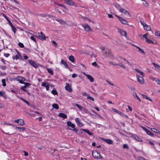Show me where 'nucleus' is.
<instances>
[{
	"instance_id": "obj_1",
	"label": "nucleus",
	"mask_w": 160,
	"mask_h": 160,
	"mask_svg": "<svg viewBox=\"0 0 160 160\" xmlns=\"http://www.w3.org/2000/svg\"><path fill=\"white\" fill-rule=\"evenodd\" d=\"M103 55L106 58L113 57V54L111 52V50L109 49H106L105 52L103 53Z\"/></svg>"
},
{
	"instance_id": "obj_2",
	"label": "nucleus",
	"mask_w": 160,
	"mask_h": 160,
	"mask_svg": "<svg viewBox=\"0 0 160 160\" xmlns=\"http://www.w3.org/2000/svg\"><path fill=\"white\" fill-rule=\"evenodd\" d=\"M92 154L93 157L96 159H102L103 158L101 156L100 153L98 152L97 151H94L92 152Z\"/></svg>"
},
{
	"instance_id": "obj_3",
	"label": "nucleus",
	"mask_w": 160,
	"mask_h": 160,
	"mask_svg": "<svg viewBox=\"0 0 160 160\" xmlns=\"http://www.w3.org/2000/svg\"><path fill=\"white\" fill-rule=\"evenodd\" d=\"M26 113L31 116H36V114H38V116L40 113L37 112H34L33 111H26Z\"/></svg>"
},
{
	"instance_id": "obj_4",
	"label": "nucleus",
	"mask_w": 160,
	"mask_h": 160,
	"mask_svg": "<svg viewBox=\"0 0 160 160\" xmlns=\"http://www.w3.org/2000/svg\"><path fill=\"white\" fill-rule=\"evenodd\" d=\"M115 16L118 18L120 22L123 24H127V21L122 18L119 16L117 15Z\"/></svg>"
},
{
	"instance_id": "obj_5",
	"label": "nucleus",
	"mask_w": 160,
	"mask_h": 160,
	"mask_svg": "<svg viewBox=\"0 0 160 160\" xmlns=\"http://www.w3.org/2000/svg\"><path fill=\"white\" fill-rule=\"evenodd\" d=\"M82 25L86 31L88 32L92 31V29L88 24H82Z\"/></svg>"
},
{
	"instance_id": "obj_6",
	"label": "nucleus",
	"mask_w": 160,
	"mask_h": 160,
	"mask_svg": "<svg viewBox=\"0 0 160 160\" xmlns=\"http://www.w3.org/2000/svg\"><path fill=\"white\" fill-rule=\"evenodd\" d=\"M118 9L120 12L124 13L125 15H128L129 14L127 10L120 6H119L118 7Z\"/></svg>"
},
{
	"instance_id": "obj_7",
	"label": "nucleus",
	"mask_w": 160,
	"mask_h": 160,
	"mask_svg": "<svg viewBox=\"0 0 160 160\" xmlns=\"http://www.w3.org/2000/svg\"><path fill=\"white\" fill-rule=\"evenodd\" d=\"M117 29L121 35L125 37L127 36V34L126 31L118 28H117Z\"/></svg>"
},
{
	"instance_id": "obj_8",
	"label": "nucleus",
	"mask_w": 160,
	"mask_h": 160,
	"mask_svg": "<svg viewBox=\"0 0 160 160\" xmlns=\"http://www.w3.org/2000/svg\"><path fill=\"white\" fill-rule=\"evenodd\" d=\"M65 88V90L68 91V92H71L72 91V89L71 87V86L69 85V83H66V85Z\"/></svg>"
},
{
	"instance_id": "obj_9",
	"label": "nucleus",
	"mask_w": 160,
	"mask_h": 160,
	"mask_svg": "<svg viewBox=\"0 0 160 160\" xmlns=\"http://www.w3.org/2000/svg\"><path fill=\"white\" fill-rule=\"evenodd\" d=\"M28 62L34 68H36L38 67V64L33 61L29 60L28 61Z\"/></svg>"
},
{
	"instance_id": "obj_10",
	"label": "nucleus",
	"mask_w": 160,
	"mask_h": 160,
	"mask_svg": "<svg viewBox=\"0 0 160 160\" xmlns=\"http://www.w3.org/2000/svg\"><path fill=\"white\" fill-rule=\"evenodd\" d=\"M136 78L138 81L141 84L144 83L143 78L141 76H139L138 74L136 75Z\"/></svg>"
},
{
	"instance_id": "obj_11",
	"label": "nucleus",
	"mask_w": 160,
	"mask_h": 160,
	"mask_svg": "<svg viewBox=\"0 0 160 160\" xmlns=\"http://www.w3.org/2000/svg\"><path fill=\"white\" fill-rule=\"evenodd\" d=\"M38 34L41 40H45L46 39L45 36L42 32H41L40 33L38 32Z\"/></svg>"
},
{
	"instance_id": "obj_12",
	"label": "nucleus",
	"mask_w": 160,
	"mask_h": 160,
	"mask_svg": "<svg viewBox=\"0 0 160 160\" xmlns=\"http://www.w3.org/2000/svg\"><path fill=\"white\" fill-rule=\"evenodd\" d=\"M66 2L69 6H75L76 5V3L72 0H67Z\"/></svg>"
},
{
	"instance_id": "obj_13",
	"label": "nucleus",
	"mask_w": 160,
	"mask_h": 160,
	"mask_svg": "<svg viewBox=\"0 0 160 160\" xmlns=\"http://www.w3.org/2000/svg\"><path fill=\"white\" fill-rule=\"evenodd\" d=\"M100 139L109 144H112L113 143L112 141L110 139H104L102 138H100Z\"/></svg>"
},
{
	"instance_id": "obj_14",
	"label": "nucleus",
	"mask_w": 160,
	"mask_h": 160,
	"mask_svg": "<svg viewBox=\"0 0 160 160\" xmlns=\"http://www.w3.org/2000/svg\"><path fill=\"white\" fill-rule=\"evenodd\" d=\"M75 121L76 122L78 125L80 127H81L83 126V124L81 122L79 118H76L75 119Z\"/></svg>"
},
{
	"instance_id": "obj_15",
	"label": "nucleus",
	"mask_w": 160,
	"mask_h": 160,
	"mask_svg": "<svg viewBox=\"0 0 160 160\" xmlns=\"http://www.w3.org/2000/svg\"><path fill=\"white\" fill-rule=\"evenodd\" d=\"M17 79L19 82L21 84H23L24 81H25V78L21 77H18Z\"/></svg>"
},
{
	"instance_id": "obj_16",
	"label": "nucleus",
	"mask_w": 160,
	"mask_h": 160,
	"mask_svg": "<svg viewBox=\"0 0 160 160\" xmlns=\"http://www.w3.org/2000/svg\"><path fill=\"white\" fill-rule=\"evenodd\" d=\"M41 85L42 87H45L47 90L48 91L49 89V85L48 82H47V83L43 82L42 84Z\"/></svg>"
},
{
	"instance_id": "obj_17",
	"label": "nucleus",
	"mask_w": 160,
	"mask_h": 160,
	"mask_svg": "<svg viewBox=\"0 0 160 160\" xmlns=\"http://www.w3.org/2000/svg\"><path fill=\"white\" fill-rule=\"evenodd\" d=\"M143 129L147 132V133L149 135L152 136H154V134L152 133L150 131L147 129L146 128L143 127Z\"/></svg>"
},
{
	"instance_id": "obj_18",
	"label": "nucleus",
	"mask_w": 160,
	"mask_h": 160,
	"mask_svg": "<svg viewBox=\"0 0 160 160\" xmlns=\"http://www.w3.org/2000/svg\"><path fill=\"white\" fill-rule=\"evenodd\" d=\"M39 15L42 17L51 18L53 17L52 15H48L46 13H42L39 14Z\"/></svg>"
},
{
	"instance_id": "obj_19",
	"label": "nucleus",
	"mask_w": 160,
	"mask_h": 160,
	"mask_svg": "<svg viewBox=\"0 0 160 160\" xmlns=\"http://www.w3.org/2000/svg\"><path fill=\"white\" fill-rule=\"evenodd\" d=\"M86 76L91 82H94V79L91 76L88 74H86Z\"/></svg>"
},
{
	"instance_id": "obj_20",
	"label": "nucleus",
	"mask_w": 160,
	"mask_h": 160,
	"mask_svg": "<svg viewBox=\"0 0 160 160\" xmlns=\"http://www.w3.org/2000/svg\"><path fill=\"white\" fill-rule=\"evenodd\" d=\"M145 30L147 31H151V27L150 25L146 24L144 27H143Z\"/></svg>"
},
{
	"instance_id": "obj_21",
	"label": "nucleus",
	"mask_w": 160,
	"mask_h": 160,
	"mask_svg": "<svg viewBox=\"0 0 160 160\" xmlns=\"http://www.w3.org/2000/svg\"><path fill=\"white\" fill-rule=\"evenodd\" d=\"M67 124L68 126L72 128H74L75 127V125L72 123V122L69 121H68L67 122Z\"/></svg>"
},
{
	"instance_id": "obj_22",
	"label": "nucleus",
	"mask_w": 160,
	"mask_h": 160,
	"mask_svg": "<svg viewBox=\"0 0 160 160\" xmlns=\"http://www.w3.org/2000/svg\"><path fill=\"white\" fill-rule=\"evenodd\" d=\"M16 128L18 129L20 132H24L26 131V128L24 127H16Z\"/></svg>"
},
{
	"instance_id": "obj_23",
	"label": "nucleus",
	"mask_w": 160,
	"mask_h": 160,
	"mask_svg": "<svg viewBox=\"0 0 160 160\" xmlns=\"http://www.w3.org/2000/svg\"><path fill=\"white\" fill-rule=\"evenodd\" d=\"M47 70L51 75H52L53 74V71L51 68H47Z\"/></svg>"
},
{
	"instance_id": "obj_24",
	"label": "nucleus",
	"mask_w": 160,
	"mask_h": 160,
	"mask_svg": "<svg viewBox=\"0 0 160 160\" xmlns=\"http://www.w3.org/2000/svg\"><path fill=\"white\" fill-rule=\"evenodd\" d=\"M135 70L138 72L140 73L142 77L144 76V72L142 71H140L138 69H135Z\"/></svg>"
},
{
	"instance_id": "obj_25",
	"label": "nucleus",
	"mask_w": 160,
	"mask_h": 160,
	"mask_svg": "<svg viewBox=\"0 0 160 160\" xmlns=\"http://www.w3.org/2000/svg\"><path fill=\"white\" fill-rule=\"evenodd\" d=\"M59 116L63 118H67V115L66 114L62 113L59 114Z\"/></svg>"
},
{
	"instance_id": "obj_26",
	"label": "nucleus",
	"mask_w": 160,
	"mask_h": 160,
	"mask_svg": "<svg viewBox=\"0 0 160 160\" xmlns=\"http://www.w3.org/2000/svg\"><path fill=\"white\" fill-rule=\"evenodd\" d=\"M133 96L134 98L138 100H139L140 101H141V100L139 97L137 95V94L134 92H133Z\"/></svg>"
},
{
	"instance_id": "obj_27",
	"label": "nucleus",
	"mask_w": 160,
	"mask_h": 160,
	"mask_svg": "<svg viewBox=\"0 0 160 160\" xmlns=\"http://www.w3.org/2000/svg\"><path fill=\"white\" fill-rule=\"evenodd\" d=\"M134 138L136 140H137L138 141L140 142H142V139L141 138H140L139 137H138L137 136H135L134 137Z\"/></svg>"
},
{
	"instance_id": "obj_28",
	"label": "nucleus",
	"mask_w": 160,
	"mask_h": 160,
	"mask_svg": "<svg viewBox=\"0 0 160 160\" xmlns=\"http://www.w3.org/2000/svg\"><path fill=\"white\" fill-rule=\"evenodd\" d=\"M24 124V123L23 120L21 119H19L18 125L20 126H22Z\"/></svg>"
},
{
	"instance_id": "obj_29",
	"label": "nucleus",
	"mask_w": 160,
	"mask_h": 160,
	"mask_svg": "<svg viewBox=\"0 0 160 160\" xmlns=\"http://www.w3.org/2000/svg\"><path fill=\"white\" fill-rule=\"evenodd\" d=\"M56 20L61 24H64L66 23L64 21L61 19H56Z\"/></svg>"
},
{
	"instance_id": "obj_30",
	"label": "nucleus",
	"mask_w": 160,
	"mask_h": 160,
	"mask_svg": "<svg viewBox=\"0 0 160 160\" xmlns=\"http://www.w3.org/2000/svg\"><path fill=\"white\" fill-rule=\"evenodd\" d=\"M155 35L157 37H159L160 38V32L158 30H156L155 32Z\"/></svg>"
},
{
	"instance_id": "obj_31",
	"label": "nucleus",
	"mask_w": 160,
	"mask_h": 160,
	"mask_svg": "<svg viewBox=\"0 0 160 160\" xmlns=\"http://www.w3.org/2000/svg\"><path fill=\"white\" fill-rule=\"evenodd\" d=\"M134 46L137 49H138L139 51L140 52H141L142 53L145 54V52L141 48H139V47H138V46H136L135 45H134Z\"/></svg>"
},
{
	"instance_id": "obj_32",
	"label": "nucleus",
	"mask_w": 160,
	"mask_h": 160,
	"mask_svg": "<svg viewBox=\"0 0 160 160\" xmlns=\"http://www.w3.org/2000/svg\"><path fill=\"white\" fill-rule=\"evenodd\" d=\"M69 59L70 61L72 62H73L75 61L74 58V57L72 55L70 56L69 57Z\"/></svg>"
},
{
	"instance_id": "obj_33",
	"label": "nucleus",
	"mask_w": 160,
	"mask_h": 160,
	"mask_svg": "<svg viewBox=\"0 0 160 160\" xmlns=\"http://www.w3.org/2000/svg\"><path fill=\"white\" fill-rule=\"evenodd\" d=\"M151 129L152 132L156 133H158L160 134V132L158 130L154 128H151Z\"/></svg>"
},
{
	"instance_id": "obj_34",
	"label": "nucleus",
	"mask_w": 160,
	"mask_h": 160,
	"mask_svg": "<svg viewBox=\"0 0 160 160\" xmlns=\"http://www.w3.org/2000/svg\"><path fill=\"white\" fill-rule=\"evenodd\" d=\"M23 84H25V86H22L21 87H22V88H26L27 87L30 85L31 84L29 83L25 82H24V83Z\"/></svg>"
},
{
	"instance_id": "obj_35",
	"label": "nucleus",
	"mask_w": 160,
	"mask_h": 160,
	"mask_svg": "<svg viewBox=\"0 0 160 160\" xmlns=\"http://www.w3.org/2000/svg\"><path fill=\"white\" fill-rule=\"evenodd\" d=\"M142 96L144 98L146 99L147 100H148L150 101H152V99L150 98H149L146 95H143V94H142Z\"/></svg>"
},
{
	"instance_id": "obj_36",
	"label": "nucleus",
	"mask_w": 160,
	"mask_h": 160,
	"mask_svg": "<svg viewBox=\"0 0 160 160\" xmlns=\"http://www.w3.org/2000/svg\"><path fill=\"white\" fill-rule=\"evenodd\" d=\"M82 130L86 132L90 135H92V133L90 132L88 130H87L86 129H82Z\"/></svg>"
},
{
	"instance_id": "obj_37",
	"label": "nucleus",
	"mask_w": 160,
	"mask_h": 160,
	"mask_svg": "<svg viewBox=\"0 0 160 160\" xmlns=\"http://www.w3.org/2000/svg\"><path fill=\"white\" fill-rule=\"evenodd\" d=\"M149 35L148 33H147L143 35V37L145 38V40L148 39V36Z\"/></svg>"
},
{
	"instance_id": "obj_38",
	"label": "nucleus",
	"mask_w": 160,
	"mask_h": 160,
	"mask_svg": "<svg viewBox=\"0 0 160 160\" xmlns=\"http://www.w3.org/2000/svg\"><path fill=\"white\" fill-rule=\"evenodd\" d=\"M0 96L3 97L4 98H6V96L5 95V92L2 91L0 92Z\"/></svg>"
},
{
	"instance_id": "obj_39",
	"label": "nucleus",
	"mask_w": 160,
	"mask_h": 160,
	"mask_svg": "<svg viewBox=\"0 0 160 160\" xmlns=\"http://www.w3.org/2000/svg\"><path fill=\"white\" fill-rule=\"evenodd\" d=\"M52 106L53 108L56 109H58L59 108V107L58 104L56 103L53 104L52 105Z\"/></svg>"
},
{
	"instance_id": "obj_40",
	"label": "nucleus",
	"mask_w": 160,
	"mask_h": 160,
	"mask_svg": "<svg viewBox=\"0 0 160 160\" xmlns=\"http://www.w3.org/2000/svg\"><path fill=\"white\" fill-rule=\"evenodd\" d=\"M146 42L149 43L150 44H154L155 43L152 40H151L150 39H149L148 38L147 40H146Z\"/></svg>"
},
{
	"instance_id": "obj_41",
	"label": "nucleus",
	"mask_w": 160,
	"mask_h": 160,
	"mask_svg": "<svg viewBox=\"0 0 160 160\" xmlns=\"http://www.w3.org/2000/svg\"><path fill=\"white\" fill-rule=\"evenodd\" d=\"M2 85L3 86L5 87L6 85V80L5 79H3L2 80Z\"/></svg>"
},
{
	"instance_id": "obj_42",
	"label": "nucleus",
	"mask_w": 160,
	"mask_h": 160,
	"mask_svg": "<svg viewBox=\"0 0 160 160\" xmlns=\"http://www.w3.org/2000/svg\"><path fill=\"white\" fill-rule=\"evenodd\" d=\"M57 5H58L60 7H63L65 9H66L67 10H68V8L66 7V6L63 5H62L61 4H57Z\"/></svg>"
},
{
	"instance_id": "obj_43",
	"label": "nucleus",
	"mask_w": 160,
	"mask_h": 160,
	"mask_svg": "<svg viewBox=\"0 0 160 160\" xmlns=\"http://www.w3.org/2000/svg\"><path fill=\"white\" fill-rule=\"evenodd\" d=\"M154 80L157 83L158 85H160V80L158 78H153Z\"/></svg>"
},
{
	"instance_id": "obj_44",
	"label": "nucleus",
	"mask_w": 160,
	"mask_h": 160,
	"mask_svg": "<svg viewBox=\"0 0 160 160\" xmlns=\"http://www.w3.org/2000/svg\"><path fill=\"white\" fill-rule=\"evenodd\" d=\"M51 93L54 95H58V92L55 90H52L51 91Z\"/></svg>"
},
{
	"instance_id": "obj_45",
	"label": "nucleus",
	"mask_w": 160,
	"mask_h": 160,
	"mask_svg": "<svg viewBox=\"0 0 160 160\" xmlns=\"http://www.w3.org/2000/svg\"><path fill=\"white\" fill-rule=\"evenodd\" d=\"M87 98L88 99H89L92 101H94V98L93 97H92L91 96H88L87 97Z\"/></svg>"
},
{
	"instance_id": "obj_46",
	"label": "nucleus",
	"mask_w": 160,
	"mask_h": 160,
	"mask_svg": "<svg viewBox=\"0 0 160 160\" xmlns=\"http://www.w3.org/2000/svg\"><path fill=\"white\" fill-rule=\"evenodd\" d=\"M17 54L18 55H19V58H20V59L22 60H23V58H22V56L21 54L19 52H18V51H17Z\"/></svg>"
},
{
	"instance_id": "obj_47",
	"label": "nucleus",
	"mask_w": 160,
	"mask_h": 160,
	"mask_svg": "<svg viewBox=\"0 0 160 160\" xmlns=\"http://www.w3.org/2000/svg\"><path fill=\"white\" fill-rule=\"evenodd\" d=\"M117 65H118L120 66L123 69H125L126 68L125 67L124 64H122V63H119Z\"/></svg>"
},
{
	"instance_id": "obj_48",
	"label": "nucleus",
	"mask_w": 160,
	"mask_h": 160,
	"mask_svg": "<svg viewBox=\"0 0 160 160\" xmlns=\"http://www.w3.org/2000/svg\"><path fill=\"white\" fill-rule=\"evenodd\" d=\"M140 22L141 24L143 26V27L147 24L146 23H145L143 21L141 20H140Z\"/></svg>"
},
{
	"instance_id": "obj_49",
	"label": "nucleus",
	"mask_w": 160,
	"mask_h": 160,
	"mask_svg": "<svg viewBox=\"0 0 160 160\" xmlns=\"http://www.w3.org/2000/svg\"><path fill=\"white\" fill-rule=\"evenodd\" d=\"M11 27L12 28V30L13 31L14 34H15L16 32V28L14 26H13L12 27Z\"/></svg>"
},
{
	"instance_id": "obj_50",
	"label": "nucleus",
	"mask_w": 160,
	"mask_h": 160,
	"mask_svg": "<svg viewBox=\"0 0 160 160\" xmlns=\"http://www.w3.org/2000/svg\"><path fill=\"white\" fill-rule=\"evenodd\" d=\"M18 45L19 47L21 48H23L24 47V45L22 43L20 42H19L18 43Z\"/></svg>"
},
{
	"instance_id": "obj_51",
	"label": "nucleus",
	"mask_w": 160,
	"mask_h": 160,
	"mask_svg": "<svg viewBox=\"0 0 160 160\" xmlns=\"http://www.w3.org/2000/svg\"><path fill=\"white\" fill-rule=\"evenodd\" d=\"M0 68L2 70H5L6 69L7 67L5 66H0Z\"/></svg>"
},
{
	"instance_id": "obj_52",
	"label": "nucleus",
	"mask_w": 160,
	"mask_h": 160,
	"mask_svg": "<svg viewBox=\"0 0 160 160\" xmlns=\"http://www.w3.org/2000/svg\"><path fill=\"white\" fill-rule=\"evenodd\" d=\"M1 61L4 64H6V62H8V61H6L5 60L3 59V58H1Z\"/></svg>"
},
{
	"instance_id": "obj_53",
	"label": "nucleus",
	"mask_w": 160,
	"mask_h": 160,
	"mask_svg": "<svg viewBox=\"0 0 160 160\" xmlns=\"http://www.w3.org/2000/svg\"><path fill=\"white\" fill-rule=\"evenodd\" d=\"M106 82L108 83L110 85H112V86H114V84H113V83H112V82H110L109 81H108V80H106Z\"/></svg>"
},
{
	"instance_id": "obj_54",
	"label": "nucleus",
	"mask_w": 160,
	"mask_h": 160,
	"mask_svg": "<svg viewBox=\"0 0 160 160\" xmlns=\"http://www.w3.org/2000/svg\"><path fill=\"white\" fill-rule=\"evenodd\" d=\"M123 148H127L128 149L129 148V147L127 144H124L123 146Z\"/></svg>"
},
{
	"instance_id": "obj_55",
	"label": "nucleus",
	"mask_w": 160,
	"mask_h": 160,
	"mask_svg": "<svg viewBox=\"0 0 160 160\" xmlns=\"http://www.w3.org/2000/svg\"><path fill=\"white\" fill-rule=\"evenodd\" d=\"M138 160H147L144 158L141 157H139L138 158Z\"/></svg>"
},
{
	"instance_id": "obj_56",
	"label": "nucleus",
	"mask_w": 160,
	"mask_h": 160,
	"mask_svg": "<svg viewBox=\"0 0 160 160\" xmlns=\"http://www.w3.org/2000/svg\"><path fill=\"white\" fill-rule=\"evenodd\" d=\"M2 16L7 20V21L9 20V18L5 14H3Z\"/></svg>"
},
{
	"instance_id": "obj_57",
	"label": "nucleus",
	"mask_w": 160,
	"mask_h": 160,
	"mask_svg": "<svg viewBox=\"0 0 160 160\" xmlns=\"http://www.w3.org/2000/svg\"><path fill=\"white\" fill-rule=\"evenodd\" d=\"M13 59H15L16 60H17L18 59H19V55H18H18H16L15 56V57L14 58H13Z\"/></svg>"
},
{
	"instance_id": "obj_58",
	"label": "nucleus",
	"mask_w": 160,
	"mask_h": 160,
	"mask_svg": "<svg viewBox=\"0 0 160 160\" xmlns=\"http://www.w3.org/2000/svg\"><path fill=\"white\" fill-rule=\"evenodd\" d=\"M76 105L80 110H81L82 109V107L79 105V104H76Z\"/></svg>"
},
{
	"instance_id": "obj_59",
	"label": "nucleus",
	"mask_w": 160,
	"mask_h": 160,
	"mask_svg": "<svg viewBox=\"0 0 160 160\" xmlns=\"http://www.w3.org/2000/svg\"><path fill=\"white\" fill-rule=\"evenodd\" d=\"M61 64H63L64 65V64H65L67 63L65 61H64V60H63V59L61 60Z\"/></svg>"
},
{
	"instance_id": "obj_60",
	"label": "nucleus",
	"mask_w": 160,
	"mask_h": 160,
	"mask_svg": "<svg viewBox=\"0 0 160 160\" xmlns=\"http://www.w3.org/2000/svg\"><path fill=\"white\" fill-rule=\"evenodd\" d=\"M7 21L8 22V23H9L10 26H11V27H12L13 26V25L12 24V23L10 21V20H8Z\"/></svg>"
},
{
	"instance_id": "obj_61",
	"label": "nucleus",
	"mask_w": 160,
	"mask_h": 160,
	"mask_svg": "<svg viewBox=\"0 0 160 160\" xmlns=\"http://www.w3.org/2000/svg\"><path fill=\"white\" fill-rule=\"evenodd\" d=\"M25 88H26L21 87L20 88V89L21 90H22V91H24L26 92H27L28 91L26 89H25Z\"/></svg>"
},
{
	"instance_id": "obj_62",
	"label": "nucleus",
	"mask_w": 160,
	"mask_h": 160,
	"mask_svg": "<svg viewBox=\"0 0 160 160\" xmlns=\"http://www.w3.org/2000/svg\"><path fill=\"white\" fill-rule=\"evenodd\" d=\"M116 111V112L118 113L119 114H120L121 115L123 116L124 115L123 114L119 111Z\"/></svg>"
},
{
	"instance_id": "obj_63",
	"label": "nucleus",
	"mask_w": 160,
	"mask_h": 160,
	"mask_svg": "<svg viewBox=\"0 0 160 160\" xmlns=\"http://www.w3.org/2000/svg\"><path fill=\"white\" fill-rule=\"evenodd\" d=\"M30 38L34 41V42H36V39L34 38V37L32 36L30 37Z\"/></svg>"
},
{
	"instance_id": "obj_64",
	"label": "nucleus",
	"mask_w": 160,
	"mask_h": 160,
	"mask_svg": "<svg viewBox=\"0 0 160 160\" xmlns=\"http://www.w3.org/2000/svg\"><path fill=\"white\" fill-rule=\"evenodd\" d=\"M92 65L94 66L95 67H97V66L98 65L97 63L95 62H92Z\"/></svg>"
}]
</instances>
